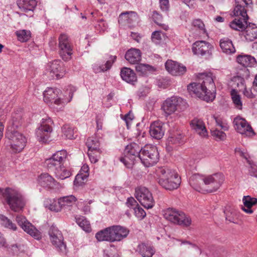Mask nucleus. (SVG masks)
Returning <instances> with one entry per match:
<instances>
[{"label": "nucleus", "mask_w": 257, "mask_h": 257, "mask_svg": "<svg viewBox=\"0 0 257 257\" xmlns=\"http://www.w3.org/2000/svg\"><path fill=\"white\" fill-rule=\"evenodd\" d=\"M183 139V135L179 131H170L169 136L168 137V141L172 144L180 143Z\"/></svg>", "instance_id": "47"}, {"label": "nucleus", "mask_w": 257, "mask_h": 257, "mask_svg": "<svg viewBox=\"0 0 257 257\" xmlns=\"http://www.w3.org/2000/svg\"><path fill=\"white\" fill-rule=\"evenodd\" d=\"M230 96L233 105L235 108L241 110L242 109L243 101L241 95L238 91L233 88L230 90Z\"/></svg>", "instance_id": "37"}, {"label": "nucleus", "mask_w": 257, "mask_h": 257, "mask_svg": "<svg viewBox=\"0 0 257 257\" xmlns=\"http://www.w3.org/2000/svg\"><path fill=\"white\" fill-rule=\"evenodd\" d=\"M63 135L68 139H73L74 137V130L68 125H65L62 127Z\"/></svg>", "instance_id": "50"}, {"label": "nucleus", "mask_w": 257, "mask_h": 257, "mask_svg": "<svg viewBox=\"0 0 257 257\" xmlns=\"http://www.w3.org/2000/svg\"><path fill=\"white\" fill-rule=\"evenodd\" d=\"M152 18L153 19L155 23L158 25L161 26L163 29L165 30H167L168 29L169 27L167 25L161 23L162 17L157 12L154 11L153 12Z\"/></svg>", "instance_id": "53"}, {"label": "nucleus", "mask_w": 257, "mask_h": 257, "mask_svg": "<svg viewBox=\"0 0 257 257\" xmlns=\"http://www.w3.org/2000/svg\"><path fill=\"white\" fill-rule=\"evenodd\" d=\"M20 117L13 116L12 121L13 128H9L6 133V137L10 141V145L14 153L22 151L24 148L27 142L25 137L18 131H15L14 127H18L19 123H17V119Z\"/></svg>", "instance_id": "4"}, {"label": "nucleus", "mask_w": 257, "mask_h": 257, "mask_svg": "<svg viewBox=\"0 0 257 257\" xmlns=\"http://www.w3.org/2000/svg\"><path fill=\"white\" fill-rule=\"evenodd\" d=\"M165 67L166 70L173 75H182L186 71L185 66L180 65L172 60H168L165 63Z\"/></svg>", "instance_id": "24"}, {"label": "nucleus", "mask_w": 257, "mask_h": 257, "mask_svg": "<svg viewBox=\"0 0 257 257\" xmlns=\"http://www.w3.org/2000/svg\"><path fill=\"white\" fill-rule=\"evenodd\" d=\"M66 69L63 64L59 60H55L48 63L45 74L50 79H60L65 74Z\"/></svg>", "instance_id": "10"}, {"label": "nucleus", "mask_w": 257, "mask_h": 257, "mask_svg": "<svg viewBox=\"0 0 257 257\" xmlns=\"http://www.w3.org/2000/svg\"><path fill=\"white\" fill-rule=\"evenodd\" d=\"M120 76L123 80L129 83L133 84L137 80L134 70L127 67H123L121 69Z\"/></svg>", "instance_id": "32"}, {"label": "nucleus", "mask_w": 257, "mask_h": 257, "mask_svg": "<svg viewBox=\"0 0 257 257\" xmlns=\"http://www.w3.org/2000/svg\"><path fill=\"white\" fill-rule=\"evenodd\" d=\"M243 35L248 41H252L257 38V27L253 24H249L245 27Z\"/></svg>", "instance_id": "35"}, {"label": "nucleus", "mask_w": 257, "mask_h": 257, "mask_svg": "<svg viewBox=\"0 0 257 257\" xmlns=\"http://www.w3.org/2000/svg\"><path fill=\"white\" fill-rule=\"evenodd\" d=\"M38 181L42 186L49 189H60L64 187L63 184L56 181L48 173L41 174L39 177Z\"/></svg>", "instance_id": "20"}, {"label": "nucleus", "mask_w": 257, "mask_h": 257, "mask_svg": "<svg viewBox=\"0 0 257 257\" xmlns=\"http://www.w3.org/2000/svg\"><path fill=\"white\" fill-rule=\"evenodd\" d=\"M77 198L74 195L66 196L59 198V204L63 207L67 208L74 205Z\"/></svg>", "instance_id": "42"}, {"label": "nucleus", "mask_w": 257, "mask_h": 257, "mask_svg": "<svg viewBox=\"0 0 257 257\" xmlns=\"http://www.w3.org/2000/svg\"><path fill=\"white\" fill-rule=\"evenodd\" d=\"M44 205L49 210L55 212H59L62 209L59 204V199H46L44 202Z\"/></svg>", "instance_id": "39"}, {"label": "nucleus", "mask_w": 257, "mask_h": 257, "mask_svg": "<svg viewBox=\"0 0 257 257\" xmlns=\"http://www.w3.org/2000/svg\"><path fill=\"white\" fill-rule=\"evenodd\" d=\"M16 221L23 229L37 239L41 237V232L29 222L26 217L22 215H18L16 216Z\"/></svg>", "instance_id": "16"}, {"label": "nucleus", "mask_w": 257, "mask_h": 257, "mask_svg": "<svg viewBox=\"0 0 257 257\" xmlns=\"http://www.w3.org/2000/svg\"><path fill=\"white\" fill-rule=\"evenodd\" d=\"M156 174L158 183L166 190L176 189L181 183V178L178 174L168 167H159Z\"/></svg>", "instance_id": "2"}, {"label": "nucleus", "mask_w": 257, "mask_h": 257, "mask_svg": "<svg viewBox=\"0 0 257 257\" xmlns=\"http://www.w3.org/2000/svg\"><path fill=\"white\" fill-rule=\"evenodd\" d=\"M233 13L235 16H246L247 8L252 4L251 0H235Z\"/></svg>", "instance_id": "23"}, {"label": "nucleus", "mask_w": 257, "mask_h": 257, "mask_svg": "<svg viewBox=\"0 0 257 257\" xmlns=\"http://www.w3.org/2000/svg\"><path fill=\"white\" fill-rule=\"evenodd\" d=\"M112 241H119L125 238L129 233V230L120 225L111 226Z\"/></svg>", "instance_id": "22"}, {"label": "nucleus", "mask_w": 257, "mask_h": 257, "mask_svg": "<svg viewBox=\"0 0 257 257\" xmlns=\"http://www.w3.org/2000/svg\"><path fill=\"white\" fill-rule=\"evenodd\" d=\"M192 25L194 28L198 29L200 32V37L202 38L208 37V33L205 28V25L200 19H196L193 21Z\"/></svg>", "instance_id": "45"}, {"label": "nucleus", "mask_w": 257, "mask_h": 257, "mask_svg": "<svg viewBox=\"0 0 257 257\" xmlns=\"http://www.w3.org/2000/svg\"><path fill=\"white\" fill-rule=\"evenodd\" d=\"M249 170V173L251 176L257 177V168L253 166V162L251 161V165Z\"/></svg>", "instance_id": "64"}, {"label": "nucleus", "mask_w": 257, "mask_h": 257, "mask_svg": "<svg viewBox=\"0 0 257 257\" xmlns=\"http://www.w3.org/2000/svg\"><path fill=\"white\" fill-rule=\"evenodd\" d=\"M151 66L149 65L143 64H137L136 66V70L137 72H140L142 74L146 75Z\"/></svg>", "instance_id": "56"}, {"label": "nucleus", "mask_w": 257, "mask_h": 257, "mask_svg": "<svg viewBox=\"0 0 257 257\" xmlns=\"http://www.w3.org/2000/svg\"><path fill=\"white\" fill-rule=\"evenodd\" d=\"M190 125L192 128L201 137H205L207 136V131L202 119L194 118L191 121Z\"/></svg>", "instance_id": "26"}, {"label": "nucleus", "mask_w": 257, "mask_h": 257, "mask_svg": "<svg viewBox=\"0 0 257 257\" xmlns=\"http://www.w3.org/2000/svg\"><path fill=\"white\" fill-rule=\"evenodd\" d=\"M111 236V226H109L97 232V240L112 242Z\"/></svg>", "instance_id": "41"}, {"label": "nucleus", "mask_w": 257, "mask_h": 257, "mask_svg": "<svg viewBox=\"0 0 257 257\" xmlns=\"http://www.w3.org/2000/svg\"><path fill=\"white\" fill-rule=\"evenodd\" d=\"M97 24V31L99 30V32H103L106 30L107 28V24L102 20H100Z\"/></svg>", "instance_id": "61"}, {"label": "nucleus", "mask_w": 257, "mask_h": 257, "mask_svg": "<svg viewBox=\"0 0 257 257\" xmlns=\"http://www.w3.org/2000/svg\"><path fill=\"white\" fill-rule=\"evenodd\" d=\"M15 33L18 40L21 42H27L31 37V32L29 30H20L17 31Z\"/></svg>", "instance_id": "48"}, {"label": "nucleus", "mask_w": 257, "mask_h": 257, "mask_svg": "<svg viewBox=\"0 0 257 257\" xmlns=\"http://www.w3.org/2000/svg\"><path fill=\"white\" fill-rule=\"evenodd\" d=\"M67 157L66 151L62 150L55 153L51 158L47 159L45 164L48 168L54 171L58 168L62 167Z\"/></svg>", "instance_id": "14"}, {"label": "nucleus", "mask_w": 257, "mask_h": 257, "mask_svg": "<svg viewBox=\"0 0 257 257\" xmlns=\"http://www.w3.org/2000/svg\"><path fill=\"white\" fill-rule=\"evenodd\" d=\"M220 47L223 52L226 54H233L235 52L232 41L227 38H224L220 40Z\"/></svg>", "instance_id": "36"}, {"label": "nucleus", "mask_w": 257, "mask_h": 257, "mask_svg": "<svg viewBox=\"0 0 257 257\" xmlns=\"http://www.w3.org/2000/svg\"><path fill=\"white\" fill-rule=\"evenodd\" d=\"M165 219L174 223L183 226H188L191 223L190 217L187 216L183 212L175 209L169 208L164 211Z\"/></svg>", "instance_id": "7"}, {"label": "nucleus", "mask_w": 257, "mask_h": 257, "mask_svg": "<svg viewBox=\"0 0 257 257\" xmlns=\"http://www.w3.org/2000/svg\"><path fill=\"white\" fill-rule=\"evenodd\" d=\"M88 176L86 175H82L81 174H78L74 181V185L76 187L82 186L87 181Z\"/></svg>", "instance_id": "52"}, {"label": "nucleus", "mask_w": 257, "mask_h": 257, "mask_svg": "<svg viewBox=\"0 0 257 257\" xmlns=\"http://www.w3.org/2000/svg\"><path fill=\"white\" fill-rule=\"evenodd\" d=\"M134 119V115L132 113L129 112L125 114L124 116L123 119L125 121L127 128H129L130 125L131 124V121Z\"/></svg>", "instance_id": "62"}, {"label": "nucleus", "mask_w": 257, "mask_h": 257, "mask_svg": "<svg viewBox=\"0 0 257 257\" xmlns=\"http://www.w3.org/2000/svg\"><path fill=\"white\" fill-rule=\"evenodd\" d=\"M238 82L236 83V86L238 88L239 91H241L243 89V94L247 98H252L254 97V95L252 92L251 89H247L244 85V80L242 79L238 78Z\"/></svg>", "instance_id": "46"}, {"label": "nucleus", "mask_w": 257, "mask_h": 257, "mask_svg": "<svg viewBox=\"0 0 257 257\" xmlns=\"http://www.w3.org/2000/svg\"><path fill=\"white\" fill-rule=\"evenodd\" d=\"M244 207L242 209L247 214H252L253 212L251 207L257 204V198L251 197L250 196H244L242 198Z\"/></svg>", "instance_id": "33"}, {"label": "nucleus", "mask_w": 257, "mask_h": 257, "mask_svg": "<svg viewBox=\"0 0 257 257\" xmlns=\"http://www.w3.org/2000/svg\"><path fill=\"white\" fill-rule=\"evenodd\" d=\"M237 18L234 19L230 23V27L233 30L237 31H242L244 30L247 25V20L248 17L246 16H237Z\"/></svg>", "instance_id": "29"}, {"label": "nucleus", "mask_w": 257, "mask_h": 257, "mask_svg": "<svg viewBox=\"0 0 257 257\" xmlns=\"http://www.w3.org/2000/svg\"><path fill=\"white\" fill-rule=\"evenodd\" d=\"M213 118L215 120L216 125L220 127L222 130L224 131H226L228 130L229 126L225 119L220 116H213Z\"/></svg>", "instance_id": "51"}, {"label": "nucleus", "mask_w": 257, "mask_h": 257, "mask_svg": "<svg viewBox=\"0 0 257 257\" xmlns=\"http://www.w3.org/2000/svg\"><path fill=\"white\" fill-rule=\"evenodd\" d=\"M203 179L204 178L200 176L199 174H194L190 178L189 184L193 188L200 192V185L201 183L203 182Z\"/></svg>", "instance_id": "43"}, {"label": "nucleus", "mask_w": 257, "mask_h": 257, "mask_svg": "<svg viewBox=\"0 0 257 257\" xmlns=\"http://www.w3.org/2000/svg\"><path fill=\"white\" fill-rule=\"evenodd\" d=\"M76 90L75 88L72 86H69L66 92V95L63 98L61 97V91L57 88H48L43 93L44 100L46 103H51V105L55 107L54 105L61 107L66 103L70 102Z\"/></svg>", "instance_id": "3"}, {"label": "nucleus", "mask_w": 257, "mask_h": 257, "mask_svg": "<svg viewBox=\"0 0 257 257\" xmlns=\"http://www.w3.org/2000/svg\"><path fill=\"white\" fill-rule=\"evenodd\" d=\"M190 93L207 102L212 101L215 98V85L212 73H202L197 75V82L190 83L187 86Z\"/></svg>", "instance_id": "1"}, {"label": "nucleus", "mask_w": 257, "mask_h": 257, "mask_svg": "<svg viewBox=\"0 0 257 257\" xmlns=\"http://www.w3.org/2000/svg\"><path fill=\"white\" fill-rule=\"evenodd\" d=\"M135 197L144 207L150 209L155 205L151 192L145 187L140 186L136 189Z\"/></svg>", "instance_id": "11"}, {"label": "nucleus", "mask_w": 257, "mask_h": 257, "mask_svg": "<svg viewBox=\"0 0 257 257\" xmlns=\"http://www.w3.org/2000/svg\"><path fill=\"white\" fill-rule=\"evenodd\" d=\"M165 133L164 124L159 121L152 123L150 127V134L151 136L157 140H160L163 138Z\"/></svg>", "instance_id": "25"}, {"label": "nucleus", "mask_w": 257, "mask_h": 257, "mask_svg": "<svg viewBox=\"0 0 257 257\" xmlns=\"http://www.w3.org/2000/svg\"><path fill=\"white\" fill-rule=\"evenodd\" d=\"M211 135L215 138L216 139L219 140H223L226 138V134L222 131H219L217 129L211 131Z\"/></svg>", "instance_id": "58"}, {"label": "nucleus", "mask_w": 257, "mask_h": 257, "mask_svg": "<svg viewBox=\"0 0 257 257\" xmlns=\"http://www.w3.org/2000/svg\"><path fill=\"white\" fill-rule=\"evenodd\" d=\"M77 224L85 232H89L91 230L89 222L84 216L75 217Z\"/></svg>", "instance_id": "44"}, {"label": "nucleus", "mask_w": 257, "mask_h": 257, "mask_svg": "<svg viewBox=\"0 0 257 257\" xmlns=\"http://www.w3.org/2000/svg\"><path fill=\"white\" fill-rule=\"evenodd\" d=\"M51 123L52 120L50 118H42L40 125L36 131V136L39 142L45 143L49 140L52 131Z\"/></svg>", "instance_id": "12"}, {"label": "nucleus", "mask_w": 257, "mask_h": 257, "mask_svg": "<svg viewBox=\"0 0 257 257\" xmlns=\"http://www.w3.org/2000/svg\"><path fill=\"white\" fill-rule=\"evenodd\" d=\"M164 36V34L161 31H156L152 34V40L155 44H159Z\"/></svg>", "instance_id": "54"}, {"label": "nucleus", "mask_w": 257, "mask_h": 257, "mask_svg": "<svg viewBox=\"0 0 257 257\" xmlns=\"http://www.w3.org/2000/svg\"><path fill=\"white\" fill-rule=\"evenodd\" d=\"M126 204L128 207L133 209V210H134V208H136L139 205L137 201L133 197L128 198Z\"/></svg>", "instance_id": "60"}, {"label": "nucleus", "mask_w": 257, "mask_h": 257, "mask_svg": "<svg viewBox=\"0 0 257 257\" xmlns=\"http://www.w3.org/2000/svg\"><path fill=\"white\" fill-rule=\"evenodd\" d=\"M134 211L136 216L140 219L144 218L146 215L145 211L139 205L136 208H134Z\"/></svg>", "instance_id": "59"}, {"label": "nucleus", "mask_w": 257, "mask_h": 257, "mask_svg": "<svg viewBox=\"0 0 257 257\" xmlns=\"http://www.w3.org/2000/svg\"><path fill=\"white\" fill-rule=\"evenodd\" d=\"M224 213L225 215V218L226 220L230 222H235V213L231 210L226 209Z\"/></svg>", "instance_id": "57"}, {"label": "nucleus", "mask_w": 257, "mask_h": 257, "mask_svg": "<svg viewBox=\"0 0 257 257\" xmlns=\"http://www.w3.org/2000/svg\"><path fill=\"white\" fill-rule=\"evenodd\" d=\"M139 159L142 164L147 167L156 164L159 159L157 147L151 145H146L141 149L139 154Z\"/></svg>", "instance_id": "6"}, {"label": "nucleus", "mask_w": 257, "mask_h": 257, "mask_svg": "<svg viewBox=\"0 0 257 257\" xmlns=\"http://www.w3.org/2000/svg\"><path fill=\"white\" fill-rule=\"evenodd\" d=\"M4 199L14 211L17 212L23 208L25 201L22 195L18 191L10 188L1 190Z\"/></svg>", "instance_id": "5"}, {"label": "nucleus", "mask_w": 257, "mask_h": 257, "mask_svg": "<svg viewBox=\"0 0 257 257\" xmlns=\"http://www.w3.org/2000/svg\"><path fill=\"white\" fill-rule=\"evenodd\" d=\"M136 252L142 257H152L156 251L153 246L150 244L142 242L138 245Z\"/></svg>", "instance_id": "27"}, {"label": "nucleus", "mask_w": 257, "mask_h": 257, "mask_svg": "<svg viewBox=\"0 0 257 257\" xmlns=\"http://www.w3.org/2000/svg\"><path fill=\"white\" fill-rule=\"evenodd\" d=\"M212 45L205 41H197L194 42L192 47L194 54L198 56L210 55L211 54Z\"/></svg>", "instance_id": "18"}, {"label": "nucleus", "mask_w": 257, "mask_h": 257, "mask_svg": "<svg viewBox=\"0 0 257 257\" xmlns=\"http://www.w3.org/2000/svg\"><path fill=\"white\" fill-rule=\"evenodd\" d=\"M96 140L94 137L89 138L87 140L86 145L88 148L87 155L90 162L92 163L96 162Z\"/></svg>", "instance_id": "28"}, {"label": "nucleus", "mask_w": 257, "mask_h": 257, "mask_svg": "<svg viewBox=\"0 0 257 257\" xmlns=\"http://www.w3.org/2000/svg\"><path fill=\"white\" fill-rule=\"evenodd\" d=\"M58 52L60 57L65 61L71 59L73 45L68 36L65 34H61L59 37Z\"/></svg>", "instance_id": "9"}, {"label": "nucleus", "mask_w": 257, "mask_h": 257, "mask_svg": "<svg viewBox=\"0 0 257 257\" xmlns=\"http://www.w3.org/2000/svg\"><path fill=\"white\" fill-rule=\"evenodd\" d=\"M139 22V17L136 12H126L121 13L118 17V22L127 24L129 27L134 26Z\"/></svg>", "instance_id": "21"}, {"label": "nucleus", "mask_w": 257, "mask_h": 257, "mask_svg": "<svg viewBox=\"0 0 257 257\" xmlns=\"http://www.w3.org/2000/svg\"><path fill=\"white\" fill-rule=\"evenodd\" d=\"M141 151L139 145L132 143L126 146L124 151V157L120 158V161L127 168H131L134 164L136 158L139 159V154Z\"/></svg>", "instance_id": "8"}, {"label": "nucleus", "mask_w": 257, "mask_h": 257, "mask_svg": "<svg viewBox=\"0 0 257 257\" xmlns=\"http://www.w3.org/2000/svg\"><path fill=\"white\" fill-rule=\"evenodd\" d=\"M224 181V177L220 173H216L204 177L203 182L208 185L209 188L207 189L209 193L217 191Z\"/></svg>", "instance_id": "17"}, {"label": "nucleus", "mask_w": 257, "mask_h": 257, "mask_svg": "<svg viewBox=\"0 0 257 257\" xmlns=\"http://www.w3.org/2000/svg\"><path fill=\"white\" fill-rule=\"evenodd\" d=\"M116 57L115 56L106 55L104 57V64H100L97 68V72H104L109 70L115 61Z\"/></svg>", "instance_id": "34"}, {"label": "nucleus", "mask_w": 257, "mask_h": 257, "mask_svg": "<svg viewBox=\"0 0 257 257\" xmlns=\"http://www.w3.org/2000/svg\"><path fill=\"white\" fill-rule=\"evenodd\" d=\"M125 58L131 64H138L141 60V52L139 49H131L126 52Z\"/></svg>", "instance_id": "31"}, {"label": "nucleus", "mask_w": 257, "mask_h": 257, "mask_svg": "<svg viewBox=\"0 0 257 257\" xmlns=\"http://www.w3.org/2000/svg\"><path fill=\"white\" fill-rule=\"evenodd\" d=\"M49 234L51 241L58 250L61 252L65 253L66 250V246L63 242V237L61 232L58 229L52 226L49 230Z\"/></svg>", "instance_id": "15"}, {"label": "nucleus", "mask_w": 257, "mask_h": 257, "mask_svg": "<svg viewBox=\"0 0 257 257\" xmlns=\"http://www.w3.org/2000/svg\"><path fill=\"white\" fill-rule=\"evenodd\" d=\"M0 220L1 224L5 227L13 230H16L17 229V227L16 225L5 215H0Z\"/></svg>", "instance_id": "49"}, {"label": "nucleus", "mask_w": 257, "mask_h": 257, "mask_svg": "<svg viewBox=\"0 0 257 257\" xmlns=\"http://www.w3.org/2000/svg\"><path fill=\"white\" fill-rule=\"evenodd\" d=\"M185 103L184 100L180 97L173 96L167 98L162 103L161 109L165 114V116L174 113L180 108V106Z\"/></svg>", "instance_id": "13"}, {"label": "nucleus", "mask_w": 257, "mask_h": 257, "mask_svg": "<svg viewBox=\"0 0 257 257\" xmlns=\"http://www.w3.org/2000/svg\"><path fill=\"white\" fill-rule=\"evenodd\" d=\"M160 7L163 11H167L169 9L168 0H160Z\"/></svg>", "instance_id": "63"}, {"label": "nucleus", "mask_w": 257, "mask_h": 257, "mask_svg": "<svg viewBox=\"0 0 257 257\" xmlns=\"http://www.w3.org/2000/svg\"><path fill=\"white\" fill-rule=\"evenodd\" d=\"M233 123L235 129L239 133L245 136H250L254 134L251 126L244 118L237 116L234 118Z\"/></svg>", "instance_id": "19"}, {"label": "nucleus", "mask_w": 257, "mask_h": 257, "mask_svg": "<svg viewBox=\"0 0 257 257\" xmlns=\"http://www.w3.org/2000/svg\"><path fill=\"white\" fill-rule=\"evenodd\" d=\"M37 4L36 0H18L17 2L19 9L25 13L33 12Z\"/></svg>", "instance_id": "30"}, {"label": "nucleus", "mask_w": 257, "mask_h": 257, "mask_svg": "<svg viewBox=\"0 0 257 257\" xmlns=\"http://www.w3.org/2000/svg\"><path fill=\"white\" fill-rule=\"evenodd\" d=\"M235 152L241 157L244 158L249 165H251V161L249 159V156L248 153L244 150H241L239 148L235 149Z\"/></svg>", "instance_id": "55"}, {"label": "nucleus", "mask_w": 257, "mask_h": 257, "mask_svg": "<svg viewBox=\"0 0 257 257\" xmlns=\"http://www.w3.org/2000/svg\"><path fill=\"white\" fill-rule=\"evenodd\" d=\"M237 62L244 67H252L256 64L255 59L247 55H239L236 58Z\"/></svg>", "instance_id": "38"}, {"label": "nucleus", "mask_w": 257, "mask_h": 257, "mask_svg": "<svg viewBox=\"0 0 257 257\" xmlns=\"http://www.w3.org/2000/svg\"><path fill=\"white\" fill-rule=\"evenodd\" d=\"M55 177L60 180H64L71 176L72 173L70 170L65 167L63 165L62 167L57 168L53 171Z\"/></svg>", "instance_id": "40"}]
</instances>
